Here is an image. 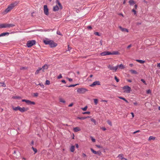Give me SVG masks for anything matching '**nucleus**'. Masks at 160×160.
Here are the masks:
<instances>
[{
  "label": "nucleus",
  "instance_id": "obj_33",
  "mask_svg": "<svg viewBox=\"0 0 160 160\" xmlns=\"http://www.w3.org/2000/svg\"><path fill=\"white\" fill-rule=\"evenodd\" d=\"M59 101L61 102H62L64 103L65 102V101L62 98H60L59 99Z\"/></svg>",
  "mask_w": 160,
  "mask_h": 160
},
{
  "label": "nucleus",
  "instance_id": "obj_17",
  "mask_svg": "<svg viewBox=\"0 0 160 160\" xmlns=\"http://www.w3.org/2000/svg\"><path fill=\"white\" fill-rule=\"evenodd\" d=\"M9 34V33L8 32H3L2 33L0 34V37L3 36H5L6 35H8Z\"/></svg>",
  "mask_w": 160,
  "mask_h": 160
},
{
  "label": "nucleus",
  "instance_id": "obj_55",
  "mask_svg": "<svg viewBox=\"0 0 160 160\" xmlns=\"http://www.w3.org/2000/svg\"><path fill=\"white\" fill-rule=\"evenodd\" d=\"M26 68L25 67H21L20 68V69L21 70L25 69Z\"/></svg>",
  "mask_w": 160,
  "mask_h": 160
},
{
  "label": "nucleus",
  "instance_id": "obj_63",
  "mask_svg": "<svg viewBox=\"0 0 160 160\" xmlns=\"http://www.w3.org/2000/svg\"><path fill=\"white\" fill-rule=\"evenodd\" d=\"M73 105V103H71L69 105H68V107H72Z\"/></svg>",
  "mask_w": 160,
  "mask_h": 160
},
{
  "label": "nucleus",
  "instance_id": "obj_44",
  "mask_svg": "<svg viewBox=\"0 0 160 160\" xmlns=\"http://www.w3.org/2000/svg\"><path fill=\"white\" fill-rule=\"evenodd\" d=\"M62 78V75L61 74H60L59 75L58 77L57 78L58 79H59Z\"/></svg>",
  "mask_w": 160,
  "mask_h": 160
},
{
  "label": "nucleus",
  "instance_id": "obj_27",
  "mask_svg": "<svg viewBox=\"0 0 160 160\" xmlns=\"http://www.w3.org/2000/svg\"><path fill=\"white\" fill-rule=\"evenodd\" d=\"M89 118V117H77V118L78 119H79L80 120H84V119H85L86 118Z\"/></svg>",
  "mask_w": 160,
  "mask_h": 160
},
{
  "label": "nucleus",
  "instance_id": "obj_62",
  "mask_svg": "<svg viewBox=\"0 0 160 160\" xmlns=\"http://www.w3.org/2000/svg\"><path fill=\"white\" fill-rule=\"evenodd\" d=\"M71 49V48L69 46V45H68V50L70 51Z\"/></svg>",
  "mask_w": 160,
  "mask_h": 160
},
{
  "label": "nucleus",
  "instance_id": "obj_9",
  "mask_svg": "<svg viewBox=\"0 0 160 160\" xmlns=\"http://www.w3.org/2000/svg\"><path fill=\"white\" fill-rule=\"evenodd\" d=\"M43 7L44 14L47 15H48L49 14L48 9V8L47 6V5H44Z\"/></svg>",
  "mask_w": 160,
  "mask_h": 160
},
{
  "label": "nucleus",
  "instance_id": "obj_58",
  "mask_svg": "<svg viewBox=\"0 0 160 160\" xmlns=\"http://www.w3.org/2000/svg\"><path fill=\"white\" fill-rule=\"evenodd\" d=\"M101 129L103 131H105L106 130V128L104 127H102Z\"/></svg>",
  "mask_w": 160,
  "mask_h": 160
},
{
  "label": "nucleus",
  "instance_id": "obj_4",
  "mask_svg": "<svg viewBox=\"0 0 160 160\" xmlns=\"http://www.w3.org/2000/svg\"><path fill=\"white\" fill-rule=\"evenodd\" d=\"M15 3H12L5 10V12L6 13L10 11L15 6Z\"/></svg>",
  "mask_w": 160,
  "mask_h": 160
},
{
  "label": "nucleus",
  "instance_id": "obj_18",
  "mask_svg": "<svg viewBox=\"0 0 160 160\" xmlns=\"http://www.w3.org/2000/svg\"><path fill=\"white\" fill-rule=\"evenodd\" d=\"M117 67H118V68H119L121 69H124L125 68L124 66L122 64H121L119 65H117Z\"/></svg>",
  "mask_w": 160,
  "mask_h": 160
},
{
  "label": "nucleus",
  "instance_id": "obj_21",
  "mask_svg": "<svg viewBox=\"0 0 160 160\" xmlns=\"http://www.w3.org/2000/svg\"><path fill=\"white\" fill-rule=\"evenodd\" d=\"M129 3L130 5H132L135 3V2L134 1H133V0H130L129 1Z\"/></svg>",
  "mask_w": 160,
  "mask_h": 160
},
{
  "label": "nucleus",
  "instance_id": "obj_50",
  "mask_svg": "<svg viewBox=\"0 0 160 160\" xmlns=\"http://www.w3.org/2000/svg\"><path fill=\"white\" fill-rule=\"evenodd\" d=\"M91 140H92V142H95V139H94L92 137H91Z\"/></svg>",
  "mask_w": 160,
  "mask_h": 160
},
{
  "label": "nucleus",
  "instance_id": "obj_46",
  "mask_svg": "<svg viewBox=\"0 0 160 160\" xmlns=\"http://www.w3.org/2000/svg\"><path fill=\"white\" fill-rule=\"evenodd\" d=\"M151 90L150 89L148 90L147 91V94H151Z\"/></svg>",
  "mask_w": 160,
  "mask_h": 160
},
{
  "label": "nucleus",
  "instance_id": "obj_54",
  "mask_svg": "<svg viewBox=\"0 0 160 160\" xmlns=\"http://www.w3.org/2000/svg\"><path fill=\"white\" fill-rule=\"evenodd\" d=\"M34 96L35 97H37L38 95V93H34Z\"/></svg>",
  "mask_w": 160,
  "mask_h": 160
},
{
  "label": "nucleus",
  "instance_id": "obj_45",
  "mask_svg": "<svg viewBox=\"0 0 160 160\" xmlns=\"http://www.w3.org/2000/svg\"><path fill=\"white\" fill-rule=\"evenodd\" d=\"M107 122L111 126H112V122L108 120L107 121Z\"/></svg>",
  "mask_w": 160,
  "mask_h": 160
},
{
  "label": "nucleus",
  "instance_id": "obj_34",
  "mask_svg": "<svg viewBox=\"0 0 160 160\" xmlns=\"http://www.w3.org/2000/svg\"><path fill=\"white\" fill-rule=\"evenodd\" d=\"M0 83L1 84V85H0V87L2 86V87H6V85L4 83L0 82Z\"/></svg>",
  "mask_w": 160,
  "mask_h": 160
},
{
  "label": "nucleus",
  "instance_id": "obj_51",
  "mask_svg": "<svg viewBox=\"0 0 160 160\" xmlns=\"http://www.w3.org/2000/svg\"><path fill=\"white\" fill-rule=\"evenodd\" d=\"M66 78L67 79H68V81L69 82H72V78H69L68 77H67Z\"/></svg>",
  "mask_w": 160,
  "mask_h": 160
},
{
  "label": "nucleus",
  "instance_id": "obj_37",
  "mask_svg": "<svg viewBox=\"0 0 160 160\" xmlns=\"http://www.w3.org/2000/svg\"><path fill=\"white\" fill-rule=\"evenodd\" d=\"M102 154L101 152L100 151H97L96 152V153L95 154H98L99 156H100Z\"/></svg>",
  "mask_w": 160,
  "mask_h": 160
},
{
  "label": "nucleus",
  "instance_id": "obj_1",
  "mask_svg": "<svg viewBox=\"0 0 160 160\" xmlns=\"http://www.w3.org/2000/svg\"><path fill=\"white\" fill-rule=\"evenodd\" d=\"M12 108L14 111H17L18 110L22 112L27 111L28 109V108H25L23 107L22 108L19 106L14 107L13 106H12Z\"/></svg>",
  "mask_w": 160,
  "mask_h": 160
},
{
  "label": "nucleus",
  "instance_id": "obj_14",
  "mask_svg": "<svg viewBox=\"0 0 160 160\" xmlns=\"http://www.w3.org/2000/svg\"><path fill=\"white\" fill-rule=\"evenodd\" d=\"M119 28L121 30L122 32H128V30L127 29L122 28L121 26H119Z\"/></svg>",
  "mask_w": 160,
  "mask_h": 160
},
{
  "label": "nucleus",
  "instance_id": "obj_23",
  "mask_svg": "<svg viewBox=\"0 0 160 160\" xmlns=\"http://www.w3.org/2000/svg\"><path fill=\"white\" fill-rule=\"evenodd\" d=\"M136 61L137 62L140 63H143L145 62V61L138 59L136 60Z\"/></svg>",
  "mask_w": 160,
  "mask_h": 160
},
{
  "label": "nucleus",
  "instance_id": "obj_49",
  "mask_svg": "<svg viewBox=\"0 0 160 160\" xmlns=\"http://www.w3.org/2000/svg\"><path fill=\"white\" fill-rule=\"evenodd\" d=\"M13 98H15V99H20L21 98V97H19V96H15V97H13Z\"/></svg>",
  "mask_w": 160,
  "mask_h": 160
},
{
  "label": "nucleus",
  "instance_id": "obj_30",
  "mask_svg": "<svg viewBox=\"0 0 160 160\" xmlns=\"http://www.w3.org/2000/svg\"><path fill=\"white\" fill-rule=\"evenodd\" d=\"M94 102L95 105H96L97 104L98 102V100L97 99H94Z\"/></svg>",
  "mask_w": 160,
  "mask_h": 160
},
{
  "label": "nucleus",
  "instance_id": "obj_24",
  "mask_svg": "<svg viewBox=\"0 0 160 160\" xmlns=\"http://www.w3.org/2000/svg\"><path fill=\"white\" fill-rule=\"evenodd\" d=\"M118 98L120 99H122V100H123L126 103H128V101L125 98H124L123 97H118Z\"/></svg>",
  "mask_w": 160,
  "mask_h": 160
},
{
  "label": "nucleus",
  "instance_id": "obj_22",
  "mask_svg": "<svg viewBox=\"0 0 160 160\" xmlns=\"http://www.w3.org/2000/svg\"><path fill=\"white\" fill-rule=\"evenodd\" d=\"M41 68H39L35 72V74H38L39 73H41Z\"/></svg>",
  "mask_w": 160,
  "mask_h": 160
},
{
  "label": "nucleus",
  "instance_id": "obj_57",
  "mask_svg": "<svg viewBox=\"0 0 160 160\" xmlns=\"http://www.w3.org/2000/svg\"><path fill=\"white\" fill-rule=\"evenodd\" d=\"M140 132V130H137V131H135V132H133V134H135L136 133H137V132Z\"/></svg>",
  "mask_w": 160,
  "mask_h": 160
},
{
  "label": "nucleus",
  "instance_id": "obj_7",
  "mask_svg": "<svg viewBox=\"0 0 160 160\" xmlns=\"http://www.w3.org/2000/svg\"><path fill=\"white\" fill-rule=\"evenodd\" d=\"M87 91L88 90L85 88H79L77 90V92L79 93H84Z\"/></svg>",
  "mask_w": 160,
  "mask_h": 160
},
{
  "label": "nucleus",
  "instance_id": "obj_26",
  "mask_svg": "<svg viewBox=\"0 0 160 160\" xmlns=\"http://www.w3.org/2000/svg\"><path fill=\"white\" fill-rule=\"evenodd\" d=\"M130 72L132 74H137L138 72L135 70H131Z\"/></svg>",
  "mask_w": 160,
  "mask_h": 160
},
{
  "label": "nucleus",
  "instance_id": "obj_11",
  "mask_svg": "<svg viewBox=\"0 0 160 160\" xmlns=\"http://www.w3.org/2000/svg\"><path fill=\"white\" fill-rule=\"evenodd\" d=\"M100 83L99 81H96L94 82L92 84L90 85V86L91 87H93L96 85H100Z\"/></svg>",
  "mask_w": 160,
  "mask_h": 160
},
{
  "label": "nucleus",
  "instance_id": "obj_25",
  "mask_svg": "<svg viewBox=\"0 0 160 160\" xmlns=\"http://www.w3.org/2000/svg\"><path fill=\"white\" fill-rule=\"evenodd\" d=\"M75 150V146H72L70 148V151L72 152H74Z\"/></svg>",
  "mask_w": 160,
  "mask_h": 160
},
{
  "label": "nucleus",
  "instance_id": "obj_19",
  "mask_svg": "<svg viewBox=\"0 0 160 160\" xmlns=\"http://www.w3.org/2000/svg\"><path fill=\"white\" fill-rule=\"evenodd\" d=\"M123 154H121L118 155V157L120 158L121 160H122L123 159L125 160L126 158H123Z\"/></svg>",
  "mask_w": 160,
  "mask_h": 160
},
{
  "label": "nucleus",
  "instance_id": "obj_52",
  "mask_svg": "<svg viewBox=\"0 0 160 160\" xmlns=\"http://www.w3.org/2000/svg\"><path fill=\"white\" fill-rule=\"evenodd\" d=\"M90 113V112H86L83 113V114H89Z\"/></svg>",
  "mask_w": 160,
  "mask_h": 160
},
{
  "label": "nucleus",
  "instance_id": "obj_32",
  "mask_svg": "<svg viewBox=\"0 0 160 160\" xmlns=\"http://www.w3.org/2000/svg\"><path fill=\"white\" fill-rule=\"evenodd\" d=\"M32 148L33 149V151H34V154L36 153H37V149L36 148H34L33 147H32Z\"/></svg>",
  "mask_w": 160,
  "mask_h": 160
},
{
  "label": "nucleus",
  "instance_id": "obj_56",
  "mask_svg": "<svg viewBox=\"0 0 160 160\" xmlns=\"http://www.w3.org/2000/svg\"><path fill=\"white\" fill-rule=\"evenodd\" d=\"M132 44H130L127 47V48L128 49H129L130 48H131L132 47Z\"/></svg>",
  "mask_w": 160,
  "mask_h": 160
},
{
  "label": "nucleus",
  "instance_id": "obj_60",
  "mask_svg": "<svg viewBox=\"0 0 160 160\" xmlns=\"http://www.w3.org/2000/svg\"><path fill=\"white\" fill-rule=\"evenodd\" d=\"M61 82L63 83H66V82L64 80H62V81H61Z\"/></svg>",
  "mask_w": 160,
  "mask_h": 160
},
{
  "label": "nucleus",
  "instance_id": "obj_47",
  "mask_svg": "<svg viewBox=\"0 0 160 160\" xmlns=\"http://www.w3.org/2000/svg\"><path fill=\"white\" fill-rule=\"evenodd\" d=\"M132 12H133L134 14V15H135V14H136L137 12H136V10L135 9H132Z\"/></svg>",
  "mask_w": 160,
  "mask_h": 160
},
{
  "label": "nucleus",
  "instance_id": "obj_42",
  "mask_svg": "<svg viewBox=\"0 0 160 160\" xmlns=\"http://www.w3.org/2000/svg\"><path fill=\"white\" fill-rule=\"evenodd\" d=\"M88 108V107L87 106H86L85 107L83 108H82V109L84 111H86L87 110V109Z\"/></svg>",
  "mask_w": 160,
  "mask_h": 160
},
{
  "label": "nucleus",
  "instance_id": "obj_39",
  "mask_svg": "<svg viewBox=\"0 0 160 160\" xmlns=\"http://www.w3.org/2000/svg\"><path fill=\"white\" fill-rule=\"evenodd\" d=\"M141 81L142 82L144 83V84L145 85H146L147 84V83H146V82H145V80L144 79H141Z\"/></svg>",
  "mask_w": 160,
  "mask_h": 160
},
{
  "label": "nucleus",
  "instance_id": "obj_59",
  "mask_svg": "<svg viewBox=\"0 0 160 160\" xmlns=\"http://www.w3.org/2000/svg\"><path fill=\"white\" fill-rule=\"evenodd\" d=\"M87 28L88 29H92V27L91 26H88L87 27Z\"/></svg>",
  "mask_w": 160,
  "mask_h": 160
},
{
  "label": "nucleus",
  "instance_id": "obj_48",
  "mask_svg": "<svg viewBox=\"0 0 160 160\" xmlns=\"http://www.w3.org/2000/svg\"><path fill=\"white\" fill-rule=\"evenodd\" d=\"M57 33L58 35H59L62 36V35L61 34V33L59 31H57Z\"/></svg>",
  "mask_w": 160,
  "mask_h": 160
},
{
  "label": "nucleus",
  "instance_id": "obj_35",
  "mask_svg": "<svg viewBox=\"0 0 160 160\" xmlns=\"http://www.w3.org/2000/svg\"><path fill=\"white\" fill-rule=\"evenodd\" d=\"M94 34L96 35H97L98 36H101L100 34L98 32H96L94 33Z\"/></svg>",
  "mask_w": 160,
  "mask_h": 160
},
{
  "label": "nucleus",
  "instance_id": "obj_20",
  "mask_svg": "<svg viewBox=\"0 0 160 160\" xmlns=\"http://www.w3.org/2000/svg\"><path fill=\"white\" fill-rule=\"evenodd\" d=\"M110 55H118L119 54V53L118 51H113L112 52H110Z\"/></svg>",
  "mask_w": 160,
  "mask_h": 160
},
{
  "label": "nucleus",
  "instance_id": "obj_31",
  "mask_svg": "<svg viewBox=\"0 0 160 160\" xmlns=\"http://www.w3.org/2000/svg\"><path fill=\"white\" fill-rule=\"evenodd\" d=\"M91 121L94 122L95 125L97 123L95 119H93V118H92L91 119Z\"/></svg>",
  "mask_w": 160,
  "mask_h": 160
},
{
  "label": "nucleus",
  "instance_id": "obj_10",
  "mask_svg": "<svg viewBox=\"0 0 160 160\" xmlns=\"http://www.w3.org/2000/svg\"><path fill=\"white\" fill-rule=\"evenodd\" d=\"M108 68L110 70L114 71L115 72H116L118 69V67H117V66H116V67H113L111 65H109L108 66Z\"/></svg>",
  "mask_w": 160,
  "mask_h": 160
},
{
  "label": "nucleus",
  "instance_id": "obj_43",
  "mask_svg": "<svg viewBox=\"0 0 160 160\" xmlns=\"http://www.w3.org/2000/svg\"><path fill=\"white\" fill-rule=\"evenodd\" d=\"M38 85H39L42 88H43L44 87V85L43 84H42V83H39L38 84Z\"/></svg>",
  "mask_w": 160,
  "mask_h": 160
},
{
  "label": "nucleus",
  "instance_id": "obj_15",
  "mask_svg": "<svg viewBox=\"0 0 160 160\" xmlns=\"http://www.w3.org/2000/svg\"><path fill=\"white\" fill-rule=\"evenodd\" d=\"M81 130L80 128L78 127H76L73 128V131L74 132H77Z\"/></svg>",
  "mask_w": 160,
  "mask_h": 160
},
{
  "label": "nucleus",
  "instance_id": "obj_8",
  "mask_svg": "<svg viewBox=\"0 0 160 160\" xmlns=\"http://www.w3.org/2000/svg\"><path fill=\"white\" fill-rule=\"evenodd\" d=\"M22 101L26 102V103L28 105L35 104V102H34L31 101L29 100L26 99H22Z\"/></svg>",
  "mask_w": 160,
  "mask_h": 160
},
{
  "label": "nucleus",
  "instance_id": "obj_3",
  "mask_svg": "<svg viewBox=\"0 0 160 160\" xmlns=\"http://www.w3.org/2000/svg\"><path fill=\"white\" fill-rule=\"evenodd\" d=\"M15 26V25L13 24H0V28H10L14 27Z\"/></svg>",
  "mask_w": 160,
  "mask_h": 160
},
{
  "label": "nucleus",
  "instance_id": "obj_36",
  "mask_svg": "<svg viewBox=\"0 0 160 160\" xmlns=\"http://www.w3.org/2000/svg\"><path fill=\"white\" fill-rule=\"evenodd\" d=\"M91 151L94 154H96V151L94 150L92 148H91L90 149Z\"/></svg>",
  "mask_w": 160,
  "mask_h": 160
},
{
  "label": "nucleus",
  "instance_id": "obj_28",
  "mask_svg": "<svg viewBox=\"0 0 160 160\" xmlns=\"http://www.w3.org/2000/svg\"><path fill=\"white\" fill-rule=\"evenodd\" d=\"M155 137H153L152 136H151L149 137V138H148V140H154L155 139Z\"/></svg>",
  "mask_w": 160,
  "mask_h": 160
},
{
  "label": "nucleus",
  "instance_id": "obj_5",
  "mask_svg": "<svg viewBox=\"0 0 160 160\" xmlns=\"http://www.w3.org/2000/svg\"><path fill=\"white\" fill-rule=\"evenodd\" d=\"M36 41L34 40H32L28 41L27 46L28 47H31L36 43Z\"/></svg>",
  "mask_w": 160,
  "mask_h": 160
},
{
  "label": "nucleus",
  "instance_id": "obj_61",
  "mask_svg": "<svg viewBox=\"0 0 160 160\" xmlns=\"http://www.w3.org/2000/svg\"><path fill=\"white\" fill-rule=\"evenodd\" d=\"M96 146L98 148H102V147L99 145H96Z\"/></svg>",
  "mask_w": 160,
  "mask_h": 160
},
{
  "label": "nucleus",
  "instance_id": "obj_2",
  "mask_svg": "<svg viewBox=\"0 0 160 160\" xmlns=\"http://www.w3.org/2000/svg\"><path fill=\"white\" fill-rule=\"evenodd\" d=\"M43 42L46 44H49L51 48L55 47L57 45V44L52 40H44Z\"/></svg>",
  "mask_w": 160,
  "mask_h": 160
},
{
  "label": "nucleus",
  "instance_id": "obj_6",
  "mask_svg": "<svg viewBox=\"0 0 160 160\" xmlns=\"http://www.w3.org/2000/svg\"><path fill=\"white\" fill-rule=\"evenodd\" d=\"M122 89L124 90V92L129 93L131 91V88L128 85H126L122 87Z\"/></svg>",
  "mask_w": 160,
  "mask_h": 160
},
{
  "label": "nucleus",
  "instance_id": "obj_53",
  "mask_svg": "<svg viewBox=\"0 0 160 160\" xmlns=\"http://www.w3.org/2000/svg\"><path fill=\"white\" fill-rule=\"evenodd\" d=\"M82 156L84 158H85L87 157V155H86V154H85L84 153H83L82 154Z\"/></svg>",
  "mask_w": 160,
  "mask_h": 160
},
{
  "label": "nucleus",
  "instance_id": "obj_41",
  "mask_svg": "<svg viewBox=\"0 0 160 160\" xmlns=\"http://www.w3.org/2000/svg\"><path fill=\"white\" fill-rule=\"evenodd\" d=\"M60 8V9H62V6L60 3H59V4L58 5Z\"/></svg>",
  "mask_w": 160,
  "mask_h": 160
},
{
  "label": "nucleus",
  "instance_id": "obj_16",
  "mask_svg": "<svg viewBox=\"0 0 160 160\" xmlns=\"http://www.w3.org/2000/svg\"><path fill=\"white\" fill-rule=\"evenodd\" d=\"M59 7L57 5L54 6L53 8V11H57L58 10Z\"/></svg>",
  "mask_w": 160,
  "mask_h": 160
},
{
  "label": "nucleus",
  "instance_id": "obj_64",
  "mask_svg": "<svg viewBox=\"0 0 160 160\" xmlns=\"http://www.w3.org/2000/svg\"><path fill=\"white\" fill-rule=\"evenodd\" d=\"M34 144V141H32V142H31V143L30 144V145H33Z\"/></svg>",
  "mask_w": 160,
  "mask_h": 160
},
{
  "label": "nucleus",
  "instance_id": "obj_38",
  "mask_svg": "<svg viewBox=\"0 0 160 160\" xmlns=\"http://www.w3.org/2000/svg\"><path fill=\"white\" fill-rule=\"evenodd\" d=\"M50 84V82L49 80H47L46 82V85H49Z\"/></svg>",
  "mask_w": 160,
  "mask_h": 160
},
{
  "label": "nucleus",
  "instance_id": "obj_40",
  "mask_svg": "<svg viewBox=\"0 0 160 160\" xmlns=\"http://www.w3.org/2000/svg\"><path fill=\"white\" fill-rule=\"evenodd\" d=\"M114 78H115V80H116V81L117 82H119V80L116 76H115Z\"/></svg>",
  "mask_w": 160,
  "mask_h": 160
},
{
  "label": "nucleus",
  "instance_id": "obj_13",
  "mask_svg": "<svg viewBox=\"0 0 160 160\" xmlns=\"http://www.w3.org/2000/svg\"><path fill=\"white\" fill-rule=\"evenodd\" d=\"M48 68V66L47 64H45L42 67V68H41V69H42V72H44L45 69H47Z\"/></svg>",
  "mask_w": 160,
  "mask_h": 160
},
{
  "label": "nucleus",
  "instance_id": "obj_29",
  "mask_svg": "<svg viewBox=\"0 0 160 160\" xmlns=\"http://www.w3.org/2000/svg\"><path fill=\"white\" fill-rule=\"evenodd\" d=\"M79 84L78 83V84H73V85H70L69 86H67V85L66 86L67 87H75L77 85H78Z\"/></svg>",
  "mask_w": 160,
  "mask_h": 160
},
{
  "label": "nucleus",
  "instance_id": "obj_12",
  "mask_svg": "<svg viewBox=\"0 0 160 160\" xmlns=\"http://www.w3.org/2000/svg\"><path fill=\"white\" fill-rule=\"evenodd\" d=\"M110 52L108 51H106L102 52L100 54L101 56H104L107 55H110Z\"/></svg>",
  "mask_w": 160,
  "mask_h": 160
}]
</instances>
